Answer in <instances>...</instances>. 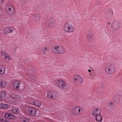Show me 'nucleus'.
Listing matches in <instances>:
<instances>
[{
	"label": "nucleus",
	"instance_id": "32",
	"mask_svg": "<svg viewBox=\"0 0 122 122\" xmlns=\"http://www.w3.org/2000/svg\"><path fill=\"white\" fill-rule=\"evenodd\" d=\"M3 103H0V108H3Z\"/></svg>",
	"mask_w": 122,
	"mask_h": 122
},
{
	"label": "nucleus",
	"instance_id": "12",
	"mask_svg": "<svg viewBox=\"0 0 122 122\" xmlns=\"http://www.w3.org/2000/svg\"><path fill=\"white\" fill-rule=\"evenodd\" d=\"M73 78L74 80L76 81V82L77 84H79L80 83H81L82 81V78L79 75H74L73 76Z\"/></svg>",
	"mask_w": 122,
	"mask_h": 122
},
{
	"label": "nucleus",
	"instance_id": "11",
	"mask_svg": "<svg viewBox=\"0 0 122 122\" xmlns=\"http://www.w3.org/2000/svg\"><path fill=\"white\" fill-rule=\"evenodd\" d=\"M10 97L13 99L17 100H19L21 99L20 95L19 93H12L10 95Z\"/></svg>",
	"mask_w": 122,
	"mask_h": 122
},
{
	"label": "nucleus",
	"instance_id": "38",
	"mask_svg": "<svg viewBox=\"0 0 122 122\" xmlns=\"http://www.w3.org/2000/svg\"><path fill=\"white\" fill-rule=\"evenodd\" d=\"M37 16V15H34V16L35 17H36Z\"/></svg>",
	"mask_w": 122,
	"mask_h": 122
},
{
	"label": "nucleus",
	"instance_id": "34",
	"mask_svg": "<svg viewBox=\"0 0 122 122\" xmlns=\"http://www.w3.org/2000/svg\"><path fill=\"white\" fill-rule=\"evenodd\" d=\"M23 122H28V120L26 119L25 120H23Z\"/></svg>",
	"mask_w": 122,
	"mask_h": 122
},
{
	"label": "nucleus",
	"instance_id": "21",
	"mask_svg": "<svg viewBox=\"0 0 122 122\" xmlns=\"http://www.w3.org/2000/svg\"><path fill=\"white\" fill-rule=\"evenodd\" d=\"M52 99H55L58 96V94L56 92L52 91Z\"/></svg>",
	"mask_w": 122,
	"mask_h": 122
},
{
	"label": "nucleus",
	"instance_id": "30",
	"mask_svg": "<svg viewBox=\"0 0 122 122\" xmlns=\"http://www.w3.org/2000/svg\"><path fill=\"white\" fill-rule=\"evenodd\" d=\"M7 52L5 51H2L1 52V55L2 56H5L7 54Z\"/></svg>",
	"mask_w": 122,
	"mask_h": 122
},
{
	"label": "nucleus",
	"instance_id": "23",
	"mask_svg": "<svg viewBox=\"0 0 122 122\" xmlns=\"http://www.w3.org/2000/svg\"><path fill=\"white\" fill-rule=\"evenodd\" d=\"M5 71V68L3 66H0V74L3 75Z\"/></svg>",
	"mask_w": 122,
	"mask_h": 122
},
{
	"label": "nucleus",
	"instance_id": "22",
	"mask_svg": "<svg viewBox=\"0 0 122 122\" xmlns=\"http://www.w3.org/2000/svg\"><path fill=\"white\" fill-rule=\"evenodd\" d=\"M12 110L13 113L15 114H18L19 112V109L18 108L15 107L13 108L12 109Z\"/></svg>",
	"mask_w": 122,
	"mask_h": 122
},
{
	"label": "nucleus",
	"instance_id": "28",
	"mask_svg": "<svg viewBox=\"0 0 122 122\" xmlns=\"http://www.w3.org/2000/svg\"><path fill=\"white\" fill-rule=\"evenodd\" d=\"M48 49L46 47H43L42 50L43 53L44 54H46V52L48 51Z\"/></svg>",
	"mask_w": 122,
	"mask_h": 122
},
{
	"label": "nucleus",
	"instance_id": "26",
	"mask_svg": "<svg viewBox=\"0 0 122 122\" xmlns=\"http://www.w3.org/2000/svg\"><path fill=\"white\" fill-rule=\"evenodd\" d=\"M6 85V83L5 82H4L3 81L0 80V87H4Z\"/></svg>",
	"mask_w": 122,
	"mask_h": 122
},
{
	"label": "nucleus",
	"instance_id": "5",
	"mask_svg": "<svg viewBox=\"0 0 122 122\" xmlns=\"http://www.w3.org/2000/svg\"><path fill=\"white\" fill-rule=\"evenodd\" d=\"M121 26V23L119 20H115L112 24L111 28L114 30H118Z\"/></svg>",
	"mask_w": 122,
	"mask_h": 122
},
{
	"label": "nucleus",
	"instance_id": "40",
	"mask_svg": "<svg viewBox=\"0 0 122 122\" xmlns=\"http://www.w3.org/2000/svg\"><path fill=\"white\" fill-rule=\"evenodd\" d=\"M91 74H91V73H90V75H91Z\"/></svg>",
	"mask_w": 122,
	"mask_h": 122
},
{
	"label": "nucleus",
	"instance_id": "33",
	"mask_svg": "<svg viewBox=\"0 0 122 122\" xmlns=\"http://www.w3.org/2000/svg\"><path fill=\"white\" fill-rule=\"evenodd\" d=\"M4 1L3 0H0V3H4Z\"/></svg>",
	"mask_w": 122,
	"mask_h": 122
},
{
	"label": "nucleus",
	"instance_id": "6",
	"mask_svg": "<svg viewBox=\"0 0 122 122\" xmlns=\"http://www.w3.org/2000/svg\"><path fill=\"white\" fill-rule=\"evenodd\" d=\"M5 10L7 13L11 15H14L15 12V8L10 5L6 6L5 8Z\"/></svg>",
	"mask_w": 122,
	"mask_h": 122
},
{
	"label": "nucleus",
	"instance_id": "31",
	"mask_svg": "<svg viewBox=\"0 0 122 122\" xmlns=\"http://www.w3.org/2000/svg\"><path fill=\"white\" fill-rule=\"evenodd\" d=\"M121 96L119 95H116L114 96V97L116 99H118L119 98V97H121Z\"/></svg>",
	"mask_w": 122,
	"mask_h": 122
},
{
	"label": "nucleus",
	"instance_id": "9",
	"mask_svg": "<svg viewBox=\"0 0 122 122\" xmlns=\"http://www.w3.org/2000/svg\"><path fill=\"white\" fill-rule=\"evenodd\" d=\"M87 37L88 40L90 42L93 41L94 38V32L93 31L89 30L87 32Z\"/></svg>",
	"mask_w": 122,
	"mask_h": 122
},
{
	"label": "nucleus",
	"instance_id": "16",
	"mask_svg": "<svg viewBox=\"0 0 122 122\" xmlns=\"http://www.w3.org/2000/svg\"><path fill=\"white\" fill-rule=\"evenodd\" d=\"M107 106L110 109L113 108L115 107V104L114 101H108L107 103Z\"/></svg>",
	"mask_w": 122,
	"mask_h": 122
},
{
	"label": "nucleus",
	"instance_id": "25",
	"mask_svg": "<svg viewBox=\"0 0 122 122\" xmlns=\"http://www.w3.org/2000/svg\"><path fill=\"white\" fill-rule=\"evenodd\" d=\"M29 77L30 78L31 80L32 81H35L36 80V77L33 75H29Z\"/></svg>",
	"mask_w": 122,
	"mask_h": 122
},
{
	"label": "nucleus",
	"instance_id": "37",
	"mask_svg": "<svg viewBox=\"0 0 122 122\" xmlns=\"http://www.w3.org/2000/svg\"><path fill=\"white\" fill-rule=\"evenodd\" d=\"M108 25H109L110 24V22H108Z\"/></svg>",
	"mask_w": 122,
	"mask_h": 122
},
{
	"label": "nucleus",
	"instance_id": "19",
	"mask_svg": "<svg viewBox=\"0 0 122 122\" xmlns=\"http://www.w3.org/2000/svg\"><path fill=\"white\" fill-rule=\"evenodd\" d=\"M6 92L4 91H0V100H3L5 99Z\"/></svg>",
	"mask_w": 122,
	"mask_h": 122
},
{
	"label": "nucleus",
	"instance_id": "15",
	"mask_svg": "<svg viewBox=\"0 0 122 122\" xmlns=\"http://www.w3.org/2000/svg\"><path fill=\"white\" fill-rule=\"evenodd\" d=\"M14 29L13 27H7L4 30V32L5 34L7 35L12 32Z\"/></svg>",
	"mask_w": 122,
	"mask_h": 122
},
{
	"label": "nucleus",
	"instance_id": "39",
	"mask_svg": "<svg viewBox=\"0 0 122 122\" xmlns=\"http://www.w3.org/2000/svg\"><path fill=\"white\" fill-rule=\"evenodd\" d=\"M35 20H36V21H37V19H35Z\"/></svg>",
	"mask_w": 122,
	"mask_h": 122
},
{
	"label": "nucleus",
	"instance_id": "7",
	"mask_svg": "<svg viewBox=\"0 0 122 122\" xmlns=\"http://www.w3.org/2000/svg\"><path fill=\"white\" fill-rule=\"evenodd\" d=\"M54 25V21L53 19L50 18L46 20V25L47 28H51Z\"/></svg>",
	"mask_w": 122,
	"mask_h": 122
},
{
	"label": "nucleus",
	"instance_id": "8",
	"mask_svg": "<svg viewBox=\"0 0 122 122\" xmlns=\"http://www.w3.org/2000/svg\"><path fill=\"white\" fill-rule=\"evenodd\" d=\"M57 86L61 88H64L66 85V83L64 81L61 80H58L57 81Z\"/></svg>",
	"mask_w": 122,
	"mask_h": 122
},
{
	"label": "nucleus",
	"instance_id": "17",
	"mask_svg": "<svg viewBox=\"0 0 122 122\" xmlns=\"http://www.w3.org/2000/svg\"><path fill=\"white\" fill-rule=\"evenodd\" d=\"M5 116L6 118L8 119H14L15 117L13 114L8 113H5Z\"/></svg>",
	"mask_w": 122,
	"mask_h": 122
},
{
	"label": "nucleus",
	"instance_id": "29",
	"mask_svg": "<svg viewBox=\"0 0 122 122\" xmlns=\"http://www.w3.org/2000/svg\"><path fill=\"white\" fill-rule=\"evenodd\" d=\"M9 107V105H8L6 104L3 103V108L7 109Z\"/></svg>",
	"mask_w": 122,
	"mask_h": 122
},
{
	"label": "nucleus",
	"instance_id": "14",
	"mask_svg": "<svg viewBox=\"0 0 122 122\" xmlns=\"http://www.w3.org/2000/svg\"><path fill=\"white\" fill-rule=\"evenodd\" d=\"M21 82L19 81L16 80L14 81L13 82V85L14 87L16 89L19 90L20 88L19 86Z\"/></svg>",
	"mask_w": 122,
	"mask_h": 122
},
{
	"label": "nucleus",
	"instance_id": "20",
	"mask_svg": "<svg viewBox=\"0 0 122 122\" xmlns=\"http://www.w3.org/2000/svg\"><path fill=\"white\" fill-rule=\"evenodd\" d=\"M95 120L98 122H101L103 119V117L102 116L99 114L96 116Z\"/></svg>",
	"mask_w": 122,
	"mask_h": 122
},
{
	"label": "nucleus",
	"instance_id": "18",
	"mask_svg": "<svg viewBox=\"0 0 122 122\" xmlns=\"http://www.w3.org/2000/svg\"><path fill=\"white\" fill-rule=\"evenodd\" d=\"M30 103L32 105L38 107H40V106L41 104V103L38 101L36 100H33L32 102H30Z\"/></svg>",
	"mask_w": 122,
	"mask_h": 122
},
{
	"label": "nucleus",
	"instance_id": "27",
	"mask_svg": "<svg viewBox=\"0 0 122 122\" xmlns=\"http://www.w3.org/2000/svg\"><path fill=\"white\" fill-rule=\"evenodd\" d=\"M5 59H8L9 60H11V56L9 55V54L8 53L5 56Z\"/></svg>",
	"mask_w": 122,
	"mask_h": 122
},
{
	"label": "nucleus",
	"instance_id": "24",
	"mask_svg": "<svg viewBox=\"0 0 122 122\" xmlns=\"http://www.w3.org/2000/svg\"><path fill=\"white\" fill-rule=\"evenodd\" d=\"M52 91L48 92L47 94V97L49 99H52Z\"/></svg>",
	"mask_w": 122,
	"mask_h": 122
},
{
	"label": "nucleus",
	"instance_id": "36",
	"mask_svg": "<svg viewBox=\"0 0 122 122\" xmlns=\"http://www.w3.org/2000/svg\"><path fill=\"white\" fill-rule=\"evenodd\" d=\"M88 71H89V72H90L91 71L90 70H88Z\"/></svg>",
	"mask_w": 122,
	"mask_h": 122
},
{
	"label": "nucleus",
	"instance_id": "10",
	"mask_svg": "<svg viewBox=\"0 0 122 122\" xmlns=\"http://www.w3.org/2000/svg\"><path fill=\"white\" fill-rule=\"evenodd\" d=\"M28 111L30 115L33 116L36 115L37 109L34 107H30L28 108Z\"/></svg>",
	"mask_w": 122,
	"mask_h": 122
},
{
	"label": "nucleus",
	"instance_id": "3",
	"mask_svg": "<svg viewBox=\"0 0 122 122\" xmlns=\"http://www.w3.org/2000/svg\"><path fill=\"white\" fill-rule=\"evenodd\" d=\"M105 71L109 74H112L115 72V67L112 63H111L105 67Z\"/></svg>",
	"mask_w": 122,
	"mask_h": 122
},
{
	"label": "nucleus",
	"instance_id": "2",
	"mask_svg": "<svg viewBox=\"0 0 122 122\" xmlns=\"http://www.w3.org/2000/svg\"><path fill=\"white\" fill-rule=\"evenodd\" d=\"M53 52L57 54H62L66 51L65 48L61 46H55L52 49Z\"/></svg>",
	"mask_w": 122,
	"mask_h": 122
},
{
	"label": "nucleus",
	"instance_id": "4",
	"mask_svg": "<svg viewBox=\"0 0 122 122\" xmlns=\"http://www.w3.org/2000/svg\"><path fill=\"white\" fill-rule=\"evenodd\" d=\"M83 109L82 108L78 106L73 107L71 110L72 113L76 115L81 114L83 112Z\"/></svg>",
	"mask_w": 122,
	"mask_h": 122
},
{
	"label": "nucleus",
	"instance_id": "35",
	"mask_svg": "<svg viewBox=\"0 0 122 122\" xmlns=\"http://www.w3.org/2000/svg\"><path fill=\"white\" fill-rule=\"evenodd\" d=\"M4 121H3V122H7V120L6 119H5V120H4Z\"/></svg>",
	"mask_w": 122,
	"mask_h": 122
},
{
	"label": "nucleus",
	"instance_id": "13",
	"mask_svg": "<svg viewBox=\"0 0 122 122\" xmlns=\"http://www.w3.org/2000/svg\"><path fill=\"white\" fill-rule=\"evenodd\" d=\"M101 111L100 109L98 108H95L93 109L92 114L93 116H95L97 115L100 114Z\"/></svg>",
	"mask_w": 122,
	"mask_h": 122
},
{
	"label": "nucleus",
	"instance_id": "1",
	"mask_svg": "<svg viewBox=\"0 0 122 122\" xmlns=\"http://www.w3.org/2000/svg\"><path fill=\"white\" fill-rule=\"evenodd\" d=\"M74 28L72 25L68 22L66 23L63 26V31L66 33L73 32L74 31Z\"/></svg>",
	"mask_w": 122,
	"mask_h": 122
}]
</instances>
